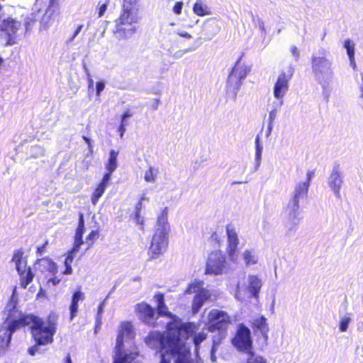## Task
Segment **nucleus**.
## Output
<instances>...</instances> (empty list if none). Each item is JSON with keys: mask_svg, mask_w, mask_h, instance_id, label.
Wrapping results in <instances>:
<instances>
[{"mask_svg": "<svg viewBox=\"0 0 363 363\" xmlns=\"http://www.w3.org/2000/svg\"><path fill=\"white\" fill-rule=\"evenodd\" d=\"M195 330L196 325L193 322L169 321L165 332L151 331L145 338V342L149 347L162 353L159 363H171L165 354L174 357V363H196L191 357V351L186 344Z\"/></svg>", "mask_w": 363, "mask_h": 363, "instance_id": "obj_1", "label": "nucleus"}, {"mask_svg": "<svg viewBox=\"0 0 363 363\" xmlns=\"http://www.w3.org/2000/svg\"><path fill=\"white\" fill-rule=\"evenodd\" d=\"M18 303L16 287L14 286L12 294L4 308V312L6 313L5 322H8V324L6 326H0V353L9 348L12 335L16 330L26 328L35 320L41 318L34 313H23L18 309Z\"/></svg>", "mask_w": 363, "mask_h": 363, "instance_id": "obj_2", "label": "nucleus"}, {"mask_svg": "<svg viewBox=\"0 0 363 363\" xmlns=\"http://www.w3.org/2000/svg\"><path fill=\"white\" fill-rule=\"evenodd\" d=\"M59 315L55 312H50L45 320L43 318L35 320L28 328L35 344L30 347L28 352L31 356L35 355L40 346L51 345L54 342V336L57 332Z\"/></svg>", "mask_w": 363, "mask_h": 363, "instance_id": "obj_3", "label": "nucleus"}, {"mask_svg": "<svg viewBox=\"0 0 363 363\" xmlns=\"http://www.w3.org/2000/svg\"><path fill=\"white\" fill-rule=\"evenodd\" d=\"M157 228L147 250L150 259H156L167 250L169 245L168 208H164L157 218Z\"/></svg>", "mask_w": 363, "mask_h": 363, "instance_id": "obj_4", "label": "nucleus"}, {"mask_svg": "<svg viewBox=\"0 0 363 363\" xmlns=\"http://www.w3.org/2000/svg\"><path fill=\"white\" fill-rule=\"evenodd\" d=\"M138 0H123L120 15L115 21V28L113 31L117 39H125L129 34L135 32V28H127L126 26H130L138 21Z\"/></svg>", "mask_w": 363, "mask_h": 363, "instance_id": "obj_5", "label": "nucleus"}, {"mask_svg": "<svg viewBox=\"0 0 363 363\" xmlns=\"http://www.w3.org/2000/svg\"><path fill=\"white\" fill-rule=\"evenodd\" d=\"M252 342L250 330L245 325L240 324L232 339L234 347L238 351L248 354L245 363H267V360L263 357L255 355L252 351Z\"/></svg>", "mask_w": 363, "mask_h": 363, "instance_id": "obj_6", "label": "nucleus"}, {"mask_svg": "<svg viewBox=\"0 0 363 363\" xmlns=\"http://www.w3.org/2000/svg\"><path fill=\"white\" fill-rule=\"evenodd\" d=\"M231 323V318L227 312L212 309L208 314L207 330L210 333L227 331Z\"/></svg>", "mask_w": 363, "mask_h": 363, "instance_id": "obj_7", "label": "nucleus"}, {"mask_svg": "<svg viewBox=\"0 0 363 363\" xmlns=\"http://www.w3.org/2000/svg\"><path fill=\"white\" fill-rule=\"evenodd\" d=\"M309 185L308 182H301L295 188L292 197V211L289 215V222L292 225H297L299 218L297 217V212L299 208V199L307 196Z\"/></svg>", "mask_w": 363, "mask_h": 363, "instance_id": "obj_8", "label": "nucleus"}, {"mask_svg": "<svg viewBox=\"0 0 363 363\" xmlns=\"http://www.w3.org/2000/svg\"><path fill=\"white\" fill-rule=\"evenodd\" d=\"M225 267V257L220 251L212 252L206 264V274H221Z\"/></svg>", "mask_w": 363, "mask_h": 363, "instance_id": "obj_9", "label": "nucleus"}, {"mask_svg": "<svg viewBox=\"0 0 363 363\" xmlns=\"http://www.w3.org/2000/svg\"><path fill=\"white\" fill-rule=\"evenodd\" d=\"M135 311L138 318L145 324L152 327L157 326L158 316L155 313V309L149 303L142 301L135 305Z\"/></svg>", "mask_w": 363, "mask_h": 363, "instance_id": "obj_10", "label": "nucleus"}, {"mask_svg": "<svg viewBox=\"0 0 363 363\" xmlns=\"http://www.w3.org/2000/svg\"><path fill=\"white\" fill-rule=\"evenodd\" d=\"M294 74V69L289 67L287 72L281 71L274 86V96L276 99H281L289 90V82Z\"/></svg>", "mask_w": 363, "mask_h": 363, "instance_id": "obj_11", "label": "nucleus"}, {"mask_svg": "<svg viewBox=\"0 0 363 363\" xmlns=\"http://www.w3.org/2000/svg\"><path fill=\"white\" fill-rule=\"evenodd\" d=\"M240 58L236 62L228 75L227 86L228 88L238 89L241 85L242 80L246 77L250 69L246 67L239 65Z\"/></svg>", "mask_w": 363, "mask_h": 363, "instance_id": "obj_12", "label": "nucleus"}, {"mask_svg": "<svg viewBox=\"0 0 363 363\" xmlns=\"http://www.w3.org/2000/svg\"><path fill=\"white\" fill-rule=\"evenodd\" d=\"M331 62L325 56L311 57V67L315 74H320L323 72L331 71Z\"/></svg>", "mask_w": 363, "mask_h": 363, "instance_id": "obj_13", "label": "nucleus"}, {"mask_svg": "<svg viewBox=\"0 0 363 363\" xmlns=\"http://www.w3.org/2000/svg\"><path fill=\"white\" fill-rule=\"evenodd\" d=\"M18 22L11 18H3L0 16V32L6 35L9 39L18 30Z\"/></svg>", "mask_w": 363, "mask_h": 363, "instance_id": "obj_14", "label": "nucleus"}, {"mask_svg": "<svg viewBox=\"0 0 363 363\" xmlns=\"http://www.w3.org/2000/svg\"><path fill=\"white\" fill-rule=\"evenodd\" d=\"M85 299V294L82 291L81 286H79L72 294L71 302L69 306V320H72L77 316L79 311V302Z\"/></svg>", "mask_w": 363, "mask_h": 363, "instance_id": "obj_15", "label": "nucleus"}, {"mask_svg": "<svg viewBox=\"0 0 363 363\" xmlns=\"http://www.w3.org/2000/svg\"><path fill=\"white\" fill-rule=\"evenodd\" d=\"M19 276L20 286L21 288L26 289L28 284H30L33 279L34 274L32 272L30 267L24 264L23 267H18L16 269Z\"/></svg>", "mask_w": 363, "mask_h": 363, "instance_id": "obj_16", "label": "nucleus"}, {"mask_svg": "<svg viewBox=\"0 0 363 363\" xmlns=\"http://www.w3.org/2000/svg\"><path fill=\"white\" fill-rule=\"evenodd\" d=\"M220 29V28L216 19L215 18H211L204 22L202 27V32L206 39L211 40L218 33Z\"/></svg>", "mask_w": 363, "mask_h": 363, "instance_id": "obj_17", "label": "nucleus"}, {"mask_svg": "<svg viewBox=\"0 0 363 363\" xmlns=\"http://www.w3.org/2000/svg\"><path fill=\"white\" fill-rule=\"evenodd\" d=\"M251 328L255 333L260 332L264 341L265 342L267 341L269 328L267 322V318L264 316L261 315L260 317L255 319L251 324Z\"/></svg>", "mask_w": 363, "mask_h": 363, "instance_id": "obj_18", "label": "nucleus"}, {"mask_svg": "<svg viewBox=\"0 0 363 363\" xmlns=\"http://www.w3.org/2000/svg\"><path fill=\"white\" fill-rule=\"evenodd\" d=\"M109 181L110 179H108V175L103 176L101 180L96 186L91 196V201L93 205H96L98 203L99 199L103 196L106 187L109 184Z\"/></svg>", "mask_w": 363, "mask_h": 363, "instance_id": "obj_19", "label": "nucleus"}, {"mask_svg": "<svg viewBox=\"0 0 363 363\" xmlns=\"http://www.w3.org/2000/svg\"><path fill=\"white\" fill-rule=\"evenodd\" d=\"M226 233L228 238V251L230 255H233L236 252L239 244L238 234L234 228H230L226 226Z\"/></svg>", "mask_w": 363, "mask_h": 363, "instance_id": "obj_20", "label": "nucleus"}, {"mask_svg": "<svg viewBox=\"0 0 363 363\" xmlns=\"http://www.w3.org/2000/svg\"><path fill=\"white\" fill-rule=\"evenodd\" d=\"M119 152L115 150H111L109 151L108 159L105 163V167L106 169V172L104 174V176L108 175V179H111V174L117 169L118 167V162L117 157L118 156Z\"/></svg>", "mask_w": 363, "mask_h": 363, "instance_id": "obj_21", "label": "nucleus"}, {"mask_svg": "<svg viewBox=\"0 0 363 363\" xmlns=\"http://www.w3.org/2000/svg\"><path fill=\"white\" fill-rule=\"evenodd\" d=\"M342 184L340 173L334 169L330 174L329 186L331 187L337 198H340V188Z\"/></svg>", "mask_w": 363, "mask_h": 363, "instance_id": "obj_22", "label": "nucleus"}, {"mask_svg": "<svg viewBox=\"0 0 363 363\" xmlns=\"http://www.w3.org/2000/svg\"><path fill=\"white\" fill-rule=\"evenodd\" d=\"M133 333V325L129 321H123L120 324V328L116 337V344L118 347H123V340L125 335H130Z\"/></svg>", "mask_w": 363, "mask_h": 363, "instance_id": "obj_23", "label": "nucleus"}, {"mask_svg": "<svg viewBox=\"0 0 363 363\" xmlns=\"http://www.w3.org/2000/svg\"><path fill=\"white\" fill-rule=\"evenodd\" d=\"M115 354L113 358V363H132L134 357L131 354L125 353L123 351V347L115 346Z\"/></svg>", "mask_w": 363, "mask_h": 363, "instance_id": "obj_24", "label": "nucleus"}, {"mask_svg": "<svg viewBox=\"0 0 363 363\" xmlns=\"http://www.w3.org/2000/svg\"><path fill=\"white\" fill-rule=\"evenodd\" d=\"M248 290L255 297H257L262 287L261 279L256 275H250L248 278Z\"/></svg>", "mask_w": 363, "mask_h": 363, "instance_id": "obj_25", "label": "nucleus"}, {"mask_svg": "<svg viewBox=\"0 0 363 363\" xmlns=\"http://www.w3.org/2000/svg\"><path fill=\"white\" fill-rule=\"evenodd\" d=\"M343 47L347 51V54L348 55L350 65L354 67H355V60H354V48L355 43L350 39H347L343 43Z\"/></svg>", "mask_w": 363, "mask_h": 363, "instance_id": "obj_26", "label": "nucleus"}, {"mask_svg": "<svg viewBox=\"0 0 363 363\" xmlns=\"http://www.w3.org/2000/svg\"><path fill=\"white\" fill-rule=\"evenodd\" d=\"M193 12L198 16H205L211 14V10L201 1H197L193 6Z\"/></svg>", "mask_w": 363, "mask_h": 363, "instance_id": "obj_27", "label": "nucleus"}, {"mask_svg": "<svg viewBox=\"0 0 363 363\" xmlns=\"http://www.w3.org/2000/svg\"><path fill=\"white\" fill-rule=\"evenodd\" d=\"M157 315V316H162V317H167L171 319H172V321H181L179 318H178L174 314L169 311L168 307L166 305V303H163L161 306H159L158 307H156Z\"/></svg>", "mask_w": 363, "mask_h": 363, "instance_id": "obj_28", "label": "nucleus"}, {"mask_svg": "<svg viewBox=\"0 0 363 363\" xmlns=\"http://www.w3.org/2000/svg\"><path fill=\"white\" fill-rule=\"evenodd\" d=\"M38 262H44L45 266V270L50 272L52 275L55 276L58 272V267L57 264L50 257H45L38 260Z\"/></svg>", "mask_w": 363, "mask_h": 363, "instance_id": "obj_29", "label": "nucleus"}, {"mask_svg": "<svg viewBox=\"0 0 363 363\" xmlns=\"http://www.w3.org/2000/svg\"><path fill=\"white\" fill-rule=\"evenodd\" d=\"M23 251L22 249L16 250L13 252L12 261L15 262L16 269L18 267H23L24 264H26V261L23 260Z\"/></svg>", "mask_w": 363, "mask_h": 363, "instance_id": "obj_30", "label": "nucleus"}, {"mask_svg": "<svg viewBox=\"0 0 363 363\" xmlns=\"http://www.w3.org/2000/svg\"><path fill=\"white\" fill-rule=\"evenodd\" d=\"M205 296L199 294H196L194 299L192 303V311L194 313H196L199 312L201 306L203 305L205 301H206Z\"/></svg>", "mask_w": 363, "mask_h": 363, "instance_id": "obj_31", "label": "nucleus"}, {"mask_svg": "<svg viewBox=\"0 0 363 363\" xmlns=\"http://www.w3.org/2000/svg\"><path fill=\"white\" fill-rule=\"evenodd\" d=\"M218 334L212 337V352L216 350L217 347L221 344L222 341L226 337L227 331H218Z\"/></svg>", "mask_w": 363, "mask_h": 363, "instance_id": "obj_32", "label": "nucleus"}, {"mask_svg": "<svg viewBox=\"0 0 363 363\" xmlns=\"http://www.w3.org/2000/svg\"><path fill=\"white\" fill-rule=\"evenodd\" d=\"M195 325H196L195 324ZM196 329H197V326H196ZM196 330H195V332L192 334V335H194L193 337V342L195 345L196 350L198 351L200 347V344L207 338L208 335L203 331L196 334Z\"/></svg>", "mask_w": 363, "mask_h": 363, "instance_id": "obj_33", "label": "nucleus"}, {"mask_svg": "<svg viewBox=\"0 0 363 363\" xmlns=\"http://www.w3.org/2000/svg\"><path fill=\"white\" fill-rule=\"evenodd\" d=\"M157 170L150 167L145 172L144 179L149 183H154L156 181Z\"/></svg>", "mask_w": 363, "mask_h": 363, "instance_id": "obj_34", "label": "nucleus"}, {"mask_svg": "<svg viewBox=\"0 0 363 363\" xmlns=\"http://www.w3.org/2000/svg\"><path fill=\"white\" fill-rule=\"evenodd\" d=\"M243 258L247 265L255 264L257 262L255 255H253L249 250H245L243 252Z\"/></svg>", "mask_w": 363, "mask_h": 363, "instance_id": "obj_35", "label": "nucleus"}, {"mask_svg": "<svg viewBox=\"0 0 363 363\" xmlns=\"http://www.w3.org/2000/svg\"><path fill=\"white\" fill-rule=\"evenodd\" d=\"M99 235V231L96 230H91L86 237V242L89 244L88 248L91 247Z\"/></svg>", "mask_w": 363, "mask_h": 363, "instance_id": "obj_36", "label": "nucleus"}, {"mask_svg": "<svg viewBox=\"0 0 363 363\" xmlns=\"http://www.w3.org/2000/svg\"><path fill=\"white\" fill-rule=\"evenodd\" d=\"M350 320L349 317H344L340 320L339 328L341 332H345L347 330Z\"/></svg>", "mask_w": 363, "mask_h": 363, "instance_id": "obj_37", "label": "nucleus"}, {"mask_svg": "<svg viewBox=\"0 0 363 363\" xmlns=\"http://www.w3.org/2000/svg\"><path fill=\"white\" fill-rule=\"evenodd\" d=\"M153 298L156 303L157 307H158L159 306H161L165 303L164 296L161 292L155 293L153 296Z\"/></svg>", "mask_w": 363, "mask_h": 363, "instance_id": "obj_38", "label": "nucleus"}, {"mask_svg": "<svg viewBox=\"0 0 363 363\" xmlns=\"http://www.w3.org/2000/svg\"><path fill=\"white\" fill-rule=\"evenodd\" d=\"M108 4H109V0H106L104 3H103L101 4H100V3H99L98 18H100L104 15L105 12L107 10Z\"/></svg>", "mask_w": 363, "mask_h": 363, "instance_id": "obj_39", "label": "nucleus"}, {"mask_svg": "<svg viewBox=\"0 0 363 363\" xmlns=\"http://www.w3.org/2000/svg\"><path fill=\"white\" fill-rule=\"evenodd\" d=\"M84 244L83 238L74 239L71 252H77L79 250L80 247Z\"/></svg>", "mask_w": 363, "mask_h": 363, "instance_id": "obj_40", "label": "nucleus"}, {"mask_svg": "<svg viewBox=\"0 0 363 363\" xmlns=\"http://www.w3.org/2000/svg\"><path fill=\"white\" fill-rule=\"evenodd\" d=\"M48 244L49 241L48 240H46L43 245L37 247L36 254L38 256H41L43 253L46 252V248Z\"/></svg>", "mask_w": 363, "mask_h": 363, "instance_id": "obj_41", "label": "nucleus"}, {"mask_svg": "<svg viewBox=\"0 0 363 363\" xmlns=\"http://www.w3.org/2000/svg\"><path fill=\"white\" fill-rule=\"evenodd\" d=\"M183 6V2L182 1H177L175 3L174 7H173V12L179 15L182 13Z\"/></svg>", "mask_w": 363, "mask_h": 363, "instance_id": "obj_42", "label": "nucleus"}, {"mask_svg": "<svg viewBox=\"0 0 363 363\" xmlns=\"http://www.w3.org/2000/svg\"><path fill=\"white\" fill-rule=\"evenodd\" d=\"M74 252H71V250L68 252L67 255L66 256L64 264L65 265H72L74 260Z\"/></svg>", "mask_w": 363, "mask_h": 363, "instance_id": "obj_43", "label": "nucleus"}, {"mask_svg": "<svg viewBox=\"0 0 363 363\" xmlns=\"http://www.w3.org/2000/svg\"><path fill=\"white\" fill-rule=\"evenodd\" d=\"M77 228L85 230V223H84V214L82 212L79 213V220H78V225H77Z\"/></svg>", "mask_w": 363, "mask_h": 363, "instance_id": "obj_44", "label": "nucleus"}, {"mask_svg": "<svg viewBox=\"0 0 363 363\" xmlns=\"http://www.w3.org/2000/svg\"><path fill=\"white\" fill-rule=\"evenodd\" d=\"M135 223L140 225V229L141 230H143L144 229V219L143 217L140 216V214H135Z\"/></svg>", "mask_w": 363, "mask_h": 363, "instance_id": "obj_45", "label": "nucleus"}, {"mask_svg": "<svg viewBox=\"0 0 363 363\" xmlns=\"http://www.w3.org/2000/svg\"><path fill=\"white\" fill-rule=\"evenodd\" d=\"M290 50H291L292 55L294 57L295 60H298L299 58V56H300L299 50H298V48L295 45H292L291 47Z\"/></svg>", "mask_w": 363, "mask_h": 363, "instance_id": "obj_46", "label": "nucleus"}, {"mask_svg": "<svg viewBox=\"0 0 363 363\" xmlns=\"http://www.w3.org/2000/svg\"><path fill=\"white\" fill-rule=\"evenodd\" d=\"M105 85L103 82H97L96 84V94L99 95L100 93L104 89Z\"/></svg>", "mask_w": 363, "mask_h": 363, "instance_id": "obj_47", "label": "nucleus"}, {"mask_svg": "<svg viewBox=\"0 0 363 363\" xmlns=\"http://www.w3.org/2000/svg\"><path fill=\"white\" fill-rule=\"evenodd\" d=\"M61 280L62 279L60 278H58L57 277H56L55 275L53 277H52L48 280V283H52V284L53 286H56L60 283Z\"/></svg>", "mask_w": 363, "mask_h": 363, "instance_id": "obj_48", "label": "nucleus"}, {"mask_svg": "<svg viewBox=\"0 0 363 363\" xmlns=\"http://www.w3.org/2000/svg\"><path fill=\"white\" fill-rule=\"evenodd\" d=\"M211 239L218 244H220L221 241L220 235L216 232H213L211 234Z\"/></svg>", "mask_w": 363, "mask_h": 363, "instance_id": "obj_49", "label": "nucleus"}, {"mask_svg": "<svg viewBox=\"0 0 363 363\" xmlns=\"http://www.w3.org/2000/svg\"><path fill=\"white\" fill-rule=\"evenodd\" d=\"M314 175H315L314 170L308 171L306 174V179L304 182H308V185L310 186L311 179L314 177Z\"/></svg>", "mask_w": 363, "mask_h": 363, "instance_id": "obj_50", "label": "nucleus"}, {"mask_svg": "<svg viewBox=\"0 0 363 363\" xmlns=\"http://www.w3.org/2000/svg\"><path fill=\"white\" fill-rule=\"evenodd\" d=\"M144 199L143 197H142L140 201L138 202V203L135 206V214H140V211L142 209L143 206V200Z\"/></svg>", "mask_w": 363, "mask_h": 363, "instance_id": "obj_51", "label": "nucleus"}, {"mask_svg": "<svg viewBox=\"0 0 363 363\" xmlns=\"http://www.w3.org/2000/svg\"><path fill=\"white\" fill-rule=\"evenodd\" d=\"M84 233V230L76 228L74 239L83 238Z\"/></svg>", "mask_w": 363, "mask_h": 363, "instance_id": "obj_52", "label": "nucleus"}, {"mask_svg": "<svg viewBox=\"0 0 363 363\" xmlns=\"http://www.w3.org/2000/svg\"><path fill=\"white\" fill-rule=\"evenodd\" d=\"M104 302H101L97 307V313L96 317H102V313L104 312Z\"/></svg>", "mask_w": 363, "mask_h": 363, "instance_id": "obj_53", "label": "nucleus"}, {"mask_svg": "<svg viewBox=\"0 0 363 363\" xmlns=\"http://www.w3.org/2000/svg\"><path fill=\"white\" fill-rule=\"evenodd\" d=\"M125 123L123 122H121V124L118 127V132L120 133L121 138H123L124 133L125 131Z\"/></svg>", "mask_w": 363, "mask_h": 363, "instance_id": "obj_54", "label": "nucleus"}, {"mask_svg": "<svg viewBox=\"0 0 363 363\" xmlns=\"http://www.w3.org/2000/svg\"><path fill=\"white\" fill-rule=\"evenodd\" d=\"M102 324V317H96L95 321V332H96L97 329H100Z\"/></svg>", "mask_w": 363, "mask_h": 363, "instance_id": "obj_55", "label": "nucleus"}, {"mask_svg": "<svg viewBox=\"0 0 363 363\" xmlns=\"http://www.w3.org/2000/svg\"><path fill=\"white\" fill-rule=\"evenodd\" d=\"M65 269L62 272V274H65V275H70V274H72V272H73V269H72V265H65Z\"/></svg>", "mask_w": 363, "mask_h": 363, "instance_id": "obj_56", "label": "nucleus"}, {"mask_svg": "<svg viewBox=\"0 0 363 363\" xmlns=\"http://www.w3.org/2000/svg\"><path fill=\"white\" fill-rule=\"evenodd\" d=\"M82 138L86 142V143L87 144L88 147L89 149V151L91 152H92L93 149H92V145H91V141L90 138H89L88 137L84 136V135L82 136Z\"/></svg>", "mask_w": 363, "mask_h": 363, "instance_id": "obj_57", "label": "nucleus"}, {"mask_svg": "<svg viewBox=\"0 0 363 363\" xmlns=\"http://www.w3.org/2000/svg\"><path fill=\"white\" fill-rule=\"evenodd\" d=\"M276 115H277V113H276L275 110H273L269 112V124H272L273 123V121L276 117Z\"/></svg>", "mask_w": 363, "mask_h": 363, "instance_id": "obj_58", "label": "nucleus"}, {"mask_svg": "<svg viewBox=\"0 0 363 363\" xmlns=\"http://www.w3.org/2000/svg\"><path fill=\"white\" fill-rule=\"evenodd\" d=\"M262 147L261 145H256V157L259 159L261 157Z\"/></svg>", "mask_w": 363, "mask_h": 363, "instance_id": "obj_59", "label": "nucleus"}, {"mask_svg": "<svg viewBox=\"0 0 363 363\" xmlns=\"http://www.w3.org/2000/svg\"><path fill=\"white\" fill-rule=\"evenodd\" d=\"M178 35L181 37H183V38H185L187 39H190L192 38V36L189 33H187L186 31H182V32L178 33Z\"/></svg>", "mask_w": 363, "mask_h": 363, "instance_id": "obj_60", "label": "nucleus"}, {"mask_svg": "<svg viewBox=\"0 0 363 363\" xmlns=\"http://www.w3.org/2000/svg\"><path fill=\"white\" fill-rule=\"evenodd\" d=\"M82 28H83V25H79L77 26V29L75 30V31L73 33L72 40H73L80 33Z\"/></svg>", "mask_w": 363, "mask_h": 363, "instance_id": "obj_61", "label": "nucleus"}, {"mask_svg": "<svg viewBox=\"0 0 363 363\" xmlns=\"http://www.w3.org/2000/svg\"><path fill=\"white\" fill-rule=\"evenodd\" d=\"M130 116H131V113H130L129 111H126V112L123 113L121 116V122L125 123V119L126 118H129Z\"/></svg>", "mask_w": 363, "mask_h": 363, "instance_id": "obj_62", "label": "nucleus"}, {"mask_svg": "<svg viewBox=\"0 0 363 363\" xmlns=\"http://www.w3.org/2000/svg\"><path fill=\"white\" fill-rule=\"evenodd\" d=\"M64 363H72L71 356L69 354H67V355L65 357L64 359Z\"/></svg>", "mask_w": 363, "mask_h": 363, "instance_id": "obj_63", "label": "nucleus"}, {"mask_svg": "<svg viewBox=\"0 0 363 363\" xmlns=\"http://www.w3.org/2000/svg\"><path fill=\"white\" fill-rule=\"evenodd\" d=\"M159 103H160V100L159 99H155V104H154V107L153 108L155 110L157 108V106L159 105Z\"/></svg>", "mask_w": 363, "mask_h": 363, "instance_id": "obj_64", "label": "nucleus"}]
</instances>
